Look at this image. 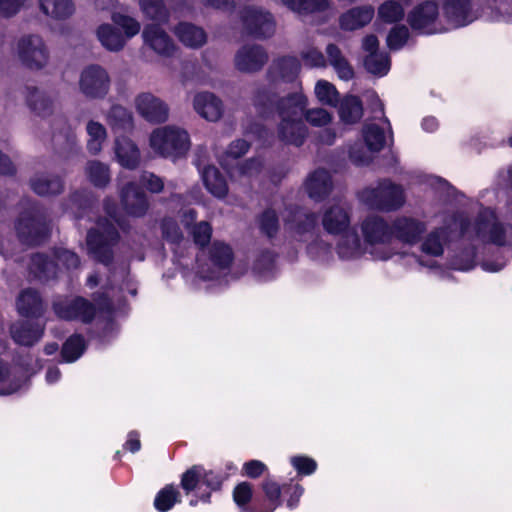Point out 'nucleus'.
<instances>
[{
	"label": "nucleus",
	"mask_w": 512,
	"mask_h": 512,
	"mask_svg": "<svg viewBox=\"0 0 512 512\" xmlns=\"http://www.w3.org/2000/svg\"><path fill=\"white\" fill-rule=\"evenodd\" d=\"M454 220L466 240L512 248V224L499 221L491 208L482 207L473 222L467 216Z\"/></svg>",
	"instance_id": "f257e3e1"
},
{
	"label": "nucleus",
	"mask_w": 512,
	"mask_h": 512,
	"mask_svg": "<svg viewBox=\"0 0 512 512\" xmlns=\"http://www.w3.org/2000/svg\"><path fill=\"white\" fill-rule=\"evenodd\" d=\"M307 105V97L301 91H296L277 100L272 106L256 108L263 114L275 108L281 119L278 127L279 137L286 143L299 146L307 134V128L301 119Z\"/></svg>",
	"instance_id": "f03ea898"
},
{
	"label": "nucleus",
	"mask_w": 512,
	"mask_h": 512,
	"mask_svg": "<svg viewBox=\"0 0 512 512\" xmlns=\"http://www.w3.org/2000/svg\"><path fill=\"white\" fill-rule=\"evenodd\" d=\"M300 62L295 56L275 59L267 72V87L260 88L253 97L255 107L272 106L279 98L282 85L293 82L300 72Z\"/></svg>",
	"instance_id": "7ed1b4c3"
},
{
	"label": "nucleus",
	"mask_w": 512,
	"mask_h": 512,
	"mask_svg": "<svg viewBox=\"0 0 512 512\" xmlns=\"http://www.w3.org/2000/svg\"><path fill=\"white\" fill-rule=\"evenodd\" d=\"M233 254L229 246L214 242L209 250V255L204 252L198 256L195 275H185L187 281H191L197 288H202V283L220 280L228 275Z\"/></svg>",
	"instance_id": "20e7f679"
},
{
	"label": "nucleus",
	"mask_w": 512,
	"mask_h": 512,
	"mask_svg": "<svg viewBox=\"0 0 512 512\" xmlns=\"http://www.w3.org/2000/svg\"><path fill=\"white\" fill-rule=\"evenodd\" d=\"M149 147L158 156L176 161L186 156L191 147L188 132L176 125L155 128L149 136Z\"/></svg>",
	"instance_id": "39448f33"
},
{
	"label": "nucleus",
	"mask_w": 512,
	"mask_h": 512,
	"mask_svg": "<svg viewBox=\"0 0 512 512\" xmlns=\"http://www.w3.org/2000/svg\"><path fill=\"white\" fill-rule=\"evenodd\" d=\"M363 242L367 253L375 260H387L392 257L390 247L392 226L380 215L370 214L360 223Z\"/></svg>",
	"instance_id": "423d86ee"
},
{
	"label": "nucleus",
	"mask_w": 512,
	"mask_h": 512,
	"mask_svg": "<svg viewBox=\"0 0 512 512\" xmlns=\"http://www.w3.org/2000/svg\"><path fill=\"white\" fill-rule=\"evenodd\" d=\"M222 477L202 466H193L187 470L181 478V487L186 494L194 493L196 499L190 501L191 506L198 501L209 502L212 491H216L222 484Z\"/></svg>",
	"instance_id": "0eeeda50"
},
{
	"label": "nucleus",
	"mask_w": 512,
	"mask_h": 512,
	"mask_svg": "<svg viewBox=\"0 0 512 512\" xmlns=\"http://www.w3.org/2000/svg\"><path fill=\"white\" fill-rule=\"evenodd\" d=\"M366 149L352 147L349 155L351 160L358 165L368 164L372 159V153L382 150L392 140L391 126L388 120L383 119L379 123H367L362 130Z\"/></svg>",
	"instance_id": "6e6552de"
},
{
	"label": "nucleus",
	"mask_w": 512,
	"mask_h": 512,
	"mask_svg": "<svg viewBox=\"0 0 512 512\" xmlns=\"http://www.w3.org/2000/svg\"><path fill=\"white\" fill-rule=\"evenodd\" d=\"M249 144L245 140H236L231 143L223 157L220 158L221 166L229 172L233 181L242 185L250 184L252 179L261 171V162L251 159L243 164L234 166V162L248 151Z\"/></svg>",
	"instance_id": "1a4fd4ad"
},
{
	"label": "nucleus",
	"mask_w": 512,
	"mask_h": 512,
	"mask_svg": "<svg viewBox=\"0 0 512 512\" xmlns=\"http://www.w3.org/2000/svg\"><path fill=\"white\" fill-rule=\"evenodd\" d=\"M359 200L372 209L392 211L400 208L405 201L403 189L388 180L379 182L375 187L363 189Z\"/></svg>",
	"instance_id": "9d476101"
},
{
	"label": "nucleus",
	"mask_w": 512,
	"mask_h": 512,
	"mask_svg": "<svg viewBox=\"0 0 512 512\" xmlns=\"http://www.w3.org/2000/svg\"><path fill=\"white\" fill-rule=\"evenodd\" d=\"M411 28L420 34L432 35L446 32L442 11L434 0H426L416 5L408 14Z\"/></svg>",
	"instance_id": "9b49d317"
},
{
	"label": "nucleus",
	"mask_w": 512,
	"mask_h": 512,
	"mask_svg": "<svg viewBox=\"0 0 512 512\" xmlns=\"http://www.w3.org/2000/svg\"><path fill=\"white\" fill-rule=\"evenodd\" d=\"M19 61L30 70H42L49 63V50L44 39L36 34L20 37L16 44Z\"/></svg>",
	"instance_id": "f8f14e48"
},
{
	"label": "nucleus",
	"mask_w": 512,
	"mask_h": 512,
	"mask_svg": "<svg viewBox=\"0 0 512 512\" xmlns=\"http://www.w3.org/2000/svg\"><path fill=\"white\" fill-rule=\"evenodd\" d=\"M441 11L446 32L467 26L479 17L478 7L472 0H444Z\"/></svg>",
	"instance_id": "ddd939ff"
},
{
	"label": "nucleus",
	"mask_w": 512,
	"mask_h": 512,
	"mask_svg": "<svg viewBox=\"0 0 512 512\" xmlns=\"http://www.w3.org/2000/svg\"><path fill=\"white\" fill-rule=\"evenodd\" d=\"M78 84L80 92L85 97L102 99L110 90L111 79L104 67L91 64L82 69Z\"/></svg>",
	"instance_id": "4468645a"
},
{
	"label": "nucleus",
	"mask_w": 512,
	"mask_h": 512,
	"mask_svg": "<svg viewBox=\"0 0 512 512\" xmlns=\"http://www.w3.org/2000/svg\"><path fill=\"white\" fill-rule=\"evenodd\" d=\"M118 239L115 227L108 222L100 221L97 229H92L87 235V249L100 262L107 263L111 259L110 246Z\"/></svg>",
	"instance_id": "2eb2a0df"
},
{
	"label": "nucleus",
	"mask_w": 512,
	"mask_h": 512,
	"mask_svg": "<svg viewBox=\"0 0 512 512\" xmlns=\"http://www.w3.org/2000/svg\"><path fill=\"white\" fill-rule=\"evenodd\" d=\"M45 218L36 208L24 212L16 223L19 238L26 244L39 243L47 233Z\"/></svg>",
	"instance_id": "dca6fc26"
},
{
	"label": "nucleus",
	"mask_w": 512,
	"mask_h": 512,
	"mask_svg": "<svg viewBox=\"0 0 512 512\" xmlns=\"http://www.w3.org/2000/svg\"><path fill=\"white\" fill-rule=\"evenodd\" d=\"M465 217L463 213L452 214L446 217L444 226L430 232L421 244L422 252L431 256H440L444 246L454 231L460 232V226L454 219Z\"/></svg>",
	"instance_id": "f3484780"
},
{
	"label": "nucleus",
	"mask_w": 512,
	"mask_h": 512,
	"mask_svg": "<svg viewBox=\"0 0 512 512\" xmlns=\"http://www.w3.org/2000/svg\"><path fill=\"white\" fill-rule=\"evenodd\" d=\"M58 265H62L67 269L76 268L79 265V258L75 253L66 249L56 251L55 261L49 260L44 255L37 254L32 258L31 269L38 278L46 279L54 274L55 266Z\"/></svg>",
	"instance_id": "a211bd4d"
},
{
	"label": "nucleus",
	"mask_w": 512,
	"mask_h": 512,
	"mask_svg": "<svg viewBox=\"0 0 512 512\" xmlns=\"http://www.w3.org/2000/svg\"><path fill=\"white\" fill-rule=\"evenodd\" d=\"M134 105L138 114L150 123H163L169 118L168 105L152 93H140L135 97Z\"/></svg>",
	"instance_id": "6ab92c4d"
},
{
	"label": "nucleus",
	"mask_w": 512,
	"mask_h": 512,
	"mask_svg": "<svg viewBox=\"0 0 512 512\" xmlns=\"http://www.w3.org/2000/svg\"><path fill=\"white\" fill-rule=\"evenodd\" d=\"M55 314L65 320L78 319L82 322H89L95 315V308L83 298L58 299L53 305Z\"/></svg>",
	"instance_id": "aec40b11"
},
{
	"label": "nucleus",
	"mask_w": 512,
	"mask_h": 512,
	"mask_svg": "<svg viewBox=\"0 0 512 512\" xmlns=\"http://www.w3.org/2000/svg\"><path fill=\"white\" fill-rule=\"evenodd\" d=\"M243 25L247 33L255 37H270L275 30L273 17L255 7H248L243 12Z\"/></svg>",
	"instance_id": "412c9836"
},
{
	"label": "nucleus",
	"mask_w": 512,
	"mask_h": 512,
	"mask_svg": "<svg viewBox=\"0 0 512 512\" xmlns=\"http://www.w3.org/2000/svg\"><path fill=\"white\" fill-rule=\"evenodd\" d=\"M143 43L156 54L169 57L176 46L168 33L157 24H147L142 31Z\"/></svg>",
	"instance_id": "4be33fe9"
},
{
	"label": "nucleus",
	"mask_w": 512,
	"mask_h": 512,
	"mask_svg": "<svg viewBox=\"0 0 512 512\" xmlns=\"http://www.w3.org/2000/svg\"><path fill=\"white\" fill-rule=\"evenodd\" d=\"M322 226L332 235H341L351 230V216L348 208L340 203L329 206L323 213Z\"/></svg>",
	"instance_id": "5701e85b"
},
{
	"label": "nucleus",
	"mask_w": 512,
	"mask_h": 512,
	"mask_svg": "<svg viewBox=\"0 0 512 512\" xmlns=\"http://www.w3.org/2000/svg\"><path fill=\"white\" fill-rule=\"evenodd\" d=\"M426 230L424 222L408 216L397 217L392 223V236L406 244H415Z\"/></svg>",
	"instance_id": "b1692460"
},
{
	"label": "nucleus",
	"mask_w": 512,
	"mask_h": 512,
	"mask_svg": "<svg viewBox=\"0 0 512 512\" xmlns=\"http://www.w3.org/2000/svg\"><path fill=\"white\" fill-rule=\"evenodd\" d=\"M267 61V54L257 45L244 46L235 55V66L241 72L260 70Z\"/></svg>",
	"instance_id": "393cba45"
},
{
	"label": "nucleus",
	"mask_w": 512,
	"mask_h": 512,
	"mask_svg": "<svg viewBox=\"0 0 512 512\" xmlns=\"http://www.w3.org/2000/svg\"><path fill=\"white\" fill-rule=\"evenodd\" d=\"M375 15L371 5L356 6L348 9L339 17V26L345 31H355L368 25Z\"/></svg>",
	"instance_id": "a878e982"
},
{
	"label": "nucleus",
	"mask_w": 512,
	"mask_h": 512,
	"mask_svg": "<svg viewBox=\"0 0 512 512\" xmlns=\"http://www.w3.org/2000/svg\"><path fill=\"white\" fill-rule=\"evenodd\" d=\"M114 155L116 162L126 169H136L141 161L138 146L127 137H117L115 139Z\"/></svg>",
	"instance_id": "bb28decb"
},
{
	"label": "nucleus",
	"mask_w": 512,
	"mask_h": 512,
	"mask_svg": "<svg viewBox=\"0 0 512 512\" xmlns=\"http://www.w3.org/2000/svg\"><path fill=\"white\" fill-rule=\"evenodd\" d=\"M336 251L342 260H356L367 253L366 245L361 242L358 233L354 229L341 234L336 245Z\"/></svg>",
	"instance_id": "cd10ccee"
},
{
	"label": "nucleus",
	"mask_w": 512,
	"mask_h": 512,
	"mask_svg": "<svg viewBox=\"0 0 512 512\" xmlns=\"http://www.w3.org/2000/svg\"><path fill=\"white\" fill-rule=\"evenodd\" d=\"M194 110L208 121H217L223 113V105L219 98L210 92L197 93L193 99Z\"/></svg>",
	"instance_id": "c85d7f7f"
},
{
	"label": "nucleus",
	"mask_w": 512,
	"mask_h": 512,
	"mask_svg": "<svg viewBox=\"0 0 512 512\" xmlns=\"http://www.w3.org/2000/svg\"><path fill=\"white\" fill-rule=\"evenodd\" d=\"M332 189L331 175L324 169H317L306 179L305 190L309 197L321 201L329 195Z\"/></svg>",
	"instance_id": "c756f323"
},
{
	"label": "nucleus",
	"mask_w": 512,
	"mask_h": 512,
	"mask_svg": "<svg viewBox=\"0 0 512 512\" xmlns=\"http://www.w3.org/2000/svg\"><path fill=\"white\" fill-rule=\"evenodd\" d=\"M121 200L126 213L131 216H143L148 208L145 194L134 184H129L122 190Z\"/></svg>",
	"instance_id": "7c9ffc66"
},
{
	"label": "nucleus",
	"mask_w": 512,
	"mask_h": 512,
	"mask_svg": "<svg viewBox=\"0 0 512 512\" xmlns=\"http://www.w3.org/2000/svg\"><path fill=\"white\" fill-rule=\"evenodd\" d=\"M27 105L38 117L47 118L54 114L55 102L50 95L37 88H28L26 96Z\"/></svg>",
	"instance_id": "2f4dec72"
},
{
	"label": "nucleus",
	"mask_w": 512,
	"mask_h": 512,
	"mask_svg": "<svg viewBox=\"0 0 512 512\" xmlns=\"http://www.w3.org/2000/svg\"><path fill=\"white\" fill-rule=\"evenodd\" d=\"M96 37L101 45L110 52H119L127 44L125 36H122L121 31L114 24L104 23L98 26Z\"/></svg>",
	"instance_id": "473e14b6"
},
{
	"label": "nucleus",
	"mask_w": 512,
	"mask_h": 512,
	"mask_svg": "<svg viewBox=\"0 0 512 512\" xmlns=\"http://www.w3.org/2000/svg\"><path fill=\"white\" fill-rule=\"evenodd\" d=\"M174 33L181 43L190 48H198L206 43L205 31L191 23L181 22L174 28Z\"/></svg>",
	"instance_id": "72a5a7b5"
},
{
	"label": "nucleus",
	"mask_w": 512,
	"mask_h": 512,
	"mask_svg": "<svg viewBox=\"0 0 512 512\" xmlns=\"http://www.w3.org/2000/svg\"><path fill=\"white\" fill-rule=\"evenodd\" d=\"M40 11L56 20H64L75 12L73 0H38Z\"/></svg>",
	"instance_id": "f704fd0d"
},
{
	"label": "nucleus",
	"mask_w": 512,
	"mask_h": 512,
	"mask_svg": "<svg viewBox=\"0 0 512 512\" xmlns=\"http://www.w3.org/2000/svg\"><path fill=\"white\" fill-rule=\"evenodd\" d=\"M11 334L14 341L20 345H33L43 334V328L39 325H32L29 321H20L11 327Z\"/></svg>",
	"instance_id": "c9c22d12"
},
{
	"label": "nucleus",
	"mask_w": 512,
	"mask_h": 512,
	"mask_svg": "<svg viewBox=\"0 0 512 512\" xmlns=\"http://www.w3.org/2000/svg\"><path fill=\"white\" fill-rule=\"evenodd\" d=\"M326 54L330 65L334 68L341 80L348 81L353 78V68L343 56L339 47L334 44H329L326 47Z\"/></svg>",
	"instance_id": "e433bc0d"
},
{
	"label": "nucleus",
	"mask_w": 512,
	"mask_h": 512,
	"mask_svg": "<svg viewBox=\"0 0 512 512\" xmlns=\"http://www.w3.org/2000/svg\"><path fill=\"white\" fill-rule=\"evenodd\" d=\"M405 6L399 0H386L377 9V20L386 24L401 21L405 16Z\"/></svg>",
	"instance_id": "4c0bfd02"
},
{
	"label": "nucleus",
	"mask_w": 512,
	"mask_h": 512,
	"mask_svg": "<svg viewBox=\"0 0 512 512\" xmlns=\"http://www.w3.org/2000/svg\"><path fill=\"white\" fill-rule=\"evenodd\" d=\"M17 310L22 316H38L42 311L40 296L34 290L27 289L21 292L17 299Z\"/></svg>",
	"instance_id": "58836bf2"
},
{
	"label": "nucleus",
	"mask_w": 512,
	"mask_h": 512,
	"mask_svg": "<svg viewBox=\"0 0 512 512\" xmlns=\"http://www.w3.org/2000/svg\"><path fill=\"white\" fill-rule=\"evenodd\" d=\"M317 217L314 213H306L297 209L292 214V219L286 220V225L289 231L295 235L302 236L305 233L312 231L316 225Z\"/></svg>",
	"instance_id": "ea45409f"
},
{
	"label": "nucleus",
	"mask_w": 512,
	"mask_h": 512,
	"mask_svg": "<svg viewBox=\"0 0 512 512\" xmlns=\"http://www.w3.org/2000/svg\"><path fill=\"white\" fill-rule=\"evenodd\" d=\"M460 236H462L460 234ZM463 242H468L471 246L463 248L451 260V268L458 271H469L476 265V250L480 245L475 241H469L461 237Z\"/></svg>",
	"instance_id": "a19ab883"
},
{
	"label": "nucleus",
	"mask_w": 512,
	"mask_h": 512,
	"mask_svg": "<svg viewBox=\"0 0 512 512\" xmlns=\"http://www.w3.org/2000/svg\"><path fill=\"white\" fill-rule=\"evenodd\" d=\"M31 188L39 195H53L62 191L63 184L57 176L38 174L32 178Z\"/></svg>",
	"instance_id": "79ce46f5"
},
{
	"label": "nucleus",
	"mask_w": 512,
	"mask_h": 512,
	"mask_svg": "<svg viewBox=\"0 0 512 512\" xmlns=\"http://www.w3.org/2000/svg\"><path fill=\"white\" fill-rule=\"evenodd\" d=\"M138 6L143 16L149 20L167 23L169 11L163 0H138Z\"/></svg>",
	"instance_id": "37998d69"
},
{
	"label": "nucleus",
	"mask_w": 512,
	"mask_h": 512,
	"mask_svg": "<svg viewBox=\"0 0 512 512\" xmlns=\"http://www.w3.org/2000/svg\"><path fill=\"white\" fill-rule=\"evenodd\" d=\"M202 179L207 190L214 196L222 198L227 194L226 181L214 166H208L202 171Z\"/></svg>",
	"instance_id": "c03bdc74"
},
{
	"label": "nucleus",
	"mask_w": 512,
	"mask_h": 512,
	"mask_svg": "<svg viewBox=\"0 0 512 512\" xmlns=\"http://www.w3.org/2000/svg\"><path fill=\"white\" fill-rule=\"evenodd\" d=\"M112 23L121 31L122 36L128 42L135 37L141 30L140 22L123 12H114L111 15Z\"/></svg>",
	"instance_id": "a18cd8bd"
},
{
	"label": "nucleus",
	"mask_w": 512,
	"mask_h": 512,
	"mask_svg": "<svg viewBox=\"0 0 512 512\" xmlns=\"http://www.w3.org/2000/svg\"><path fill=\"white\" fill-rule=\"evenodd\" d=\"M88 135L87 149L92 154H98L107 139V132L105 127L96 121H89L86 125Z\"/></svg>",
	"instance_id": "49530a36"
},
{
	"label": "nucleus",
	"mask_w": 512,
	"mask_h": 512,
	"mask_svg": "<svg viewBox=\"0 0 512 512\" xmlns=\"http://www.w3.org/2000/svg\"><path fill=\"white\" fill-rule=\"evenodd\" d=\"M363 114L361 101L355 96H346L340 103V119L347 124L357 122Z\"/></svg>",
	"instance_id": "de8ad7c7"
},
{
	"label": "nucleus",
	"mask_w": 512,
	"mask_h": 512,
	"mask_svg": "<svg viewBox=\"0 0 512 512\" xmlns=\"http://www.w3.org/2000/svg\"><path fill=\"white\" fill-rule=\"evenodd\" d=\"M317 100L326 106L336 107L339 103V93L336 87L327 80H318L314 87Z\"/></svg>",
	"instance_id": "09e8293b"
},
{
	"label": "nucleus",
	"mask_w": 512,
	"mask_h": 512,
	"mask_svg": "<svg viewBox=\"0 0 512 512\" xmlns=\"http://www.w3.org/2000/svg\"><path fill=\"white\" fill-rule=\"evenodd\" d=\"M280 2L298 13H313L329 9L328 0H280Z\"/></svg>",
	"instance_id": "8fccbe9b"
},
{
	"label": "nucleus",
	"mask_w": 512,
	"mask_h": 512,
	"mask_svg": "<svg viewBox=\"0 0 512 512\" xmlns=\"http://www.w3.org/2000/svg\"><path fill=\"white\" fill-rule=\"evenodd\" d=\"M366 70L375 76H385L390 70V58L386 53L368 54L364 59Z\"/></svg>",
	"instance_id": "3c124183"
},
{
	"label": "nucleus",
	"mask_w": 512,
	"mask_h": 512,
	"mask_svg": "<svg viewBox=\"0 0 512 512\" xmlns=\"http://www.w3.org/2000/svg\"><path fill=\"white\" fill-rule=\"evenodd\" d=\"M178 502H180L179 491L173 485H167L157 493L154 506L160 512H167Z\"/></svg>",
	"instance_id": "603ef678"
},
{
	"label": "nucleus",
	"mask_w": 512,
	"mask_h": 512,
	"mask_svg": "<svg viewBox=\"0 0 512 512\" xmlns=\"http://www.w3.org/2000/svg\"><path fill=\"white\" fill-rule=\"evenodd\" d=\"M86 349V343L82 336L72 335L63 344L61 355L65 362L71 363L81 357Z\"/></svg>",
	"instance_id": "864d4df0"
},
{
	"label": "nucleus",
	"mask_w": 512,
	"mask_h": 512,
	"mask_svg": "<svg viewBox=\"0 0 512 512\" xmlns=\"http://www.w3.org/2000/svg\"><path fill=\"white\" fill-rule=\"evenodd\" d=\"M87 175L90 181L98 187L105 186L110 180L109 168L107 165L98 162L91 161L86 167Z\"/></svg>",
	"instance_id": "5fc2aeb1"
},
{
	"label": "nucleus",
	"mask_w": 512,
	"mask_h": 512,
	"mask_svg": "<svg viewBox=\"0 0 512 512\" xmlns=\"http://www.w3.org/2000/svg\"><path fill=\"white\" fill-rule=\"evenodd\" d=\"M107 119L113 128L128 129L132 126V116L128 110L122 106H113Z\"/></svg>",
	"instance_id": "6e6d98bb"
},
{
	"label": "nucleus",
	"mask_w": 512,
	"mask_h": 512,
	"mask_svg": "<svg viewBox=\"0 0 512 512\" xmlns=\"http://www.w3.org/2000/svg\"><path fill=\"white\" fill-rule=\"evenodd\" d=\"M21 387V382L13 376L6 365L0 363V394L8 395L18 391Z\"/></svg>",
	"instance_id": "4d7b16f0"
},
{
	"label": "nucleus",
	"mask_w": 512,
	"mask_h": 512,
	"mask_svg": "<svg viewBox=\"0 0 512 512\" xmlns=\"http://www.w3.org/2000/svg\"><path fill=\"white\" fill-rule=\"evenodd\" d=\"M306 121L315 127H324L331 123L333 116L324 108L308 109L304 113Z\"/></svg>",
	"instance_id": "13d9d810"
},
{
	"label": "nucleus",
	"mask_w": 512,
	"mask_h": 512,
	"mask_svg": "<svg viewBox=\"0 0 512 512\" xmlns=\"http://www.w3.org/2000/svg\"><path fill=\"white\" fill-rule=\"evenodd\" d=\"M259 228L263 234L273 237L279 228L278 218L275 211L265 210L259 218Z\"/></svg>",
	"instance_id": "bf43d9fd"
},
{
	"label": "nucleus",
	"mask_w": 512,
	"mask_h": 512,
	"mask_svg": "<svg viewBox=\"0 0 512 512\" xmlns=\"http://www.w3.org/2000/svg\"><path fill=\"white\" fill-rule=\"evenodd\" d=\"M409 30L406 26H395L387 36V45L391 50L401 49L407 42Z\"/></svg>",
	"instance_id": "052dcab7"
},
{
	"label": "nucleus",
	"mask_w": 512,
	"mask_h": 512,
	"mask_svg": "<svg viewBox=\"0 0 512 512\" xmlns=\"http://www.w3.org/2000/svg\"><path fill=\"white\" fill-rule=\"evenodd\" d=\"M290 463L299 475L313 474L317 469V463L313 458L304 455L293 456Z\"/></svg>",
	"instance_id": "680f3d73"
},
{
	"label": "nucleus",
	"mask_w": 512,
	"mask_h": 512,
	"mask_svg": "<svg viewBox=\"0 0 512 512\" xmlns=\"http://www.w3.org/2000/svg\"><path fill=\"white\" fill-rule=\"evenodd\" d=\"M301 57L305 65L309 67H325L326 60L320 50L315 47H306L301 51Z\"/></svg>",
	"instance_id": "e2e57ef3"
},
{
	"label": "nucleus",
	"mask_w": 512,
	"mask_h": 512,
	"mask_svg": "<svg viewBox=\"0 0 512 512\" xmlns=\"http://www.w3.org/2000/svg\"><path fill=\"white\" fill-rule=\"evenodd\" d=\"M307 252L312 259L325 261L331 254V247L322 239H316L309 244Z\"/></svg>",
	"instance_id": "0e129e2a"
},
{
	"label": "nucleus",
	"mask_w": 512,
	"mask_h": 512,
	"mask_svg": "<svg viewBox=\"0 0 512 512\" xmlns=\"http://www.w3.org/2000/svg\"><path fill=\"white\" fill-rule=\"evenodd\" d=\"M212 228L208 222H200L192 228L194 242L198 245H205L210 241Z\"/></svg>",
	"instance_id": "69168bd1"
},
{
	"label": "nucleus",
	"mask_w": 512,
	"mask_h": 512,
	"mask_svg": "<svg viewBox=\"0 0 512 512\" xmlns=\"http://www.w3.org/2000/svg\"><path fill=\"white\" fill-rule=\"evenodd\" d=\"M303 492V487L298 483L285 485L283 487V493L287 496V507L294 509L298 505Z\"/></svg>",
	"instance_id": "338daca9"
},
{
	"label": "nucleus",
	"mask_w": 512,
	"mask_h": 512,
	"mask_svg": "<svg viewBox=\"0 0 512 512\" xmlns=\"http://www.w3.org/2000/svg\"><path fill=\"white\" fill-rule=\"evenodd\" d=\"M233 497L238 506L247 504L252 497V486L247 482L240 483L235 487Z\"/></svg>",
	"instance_id": "774afa93"
}]
</instances>
